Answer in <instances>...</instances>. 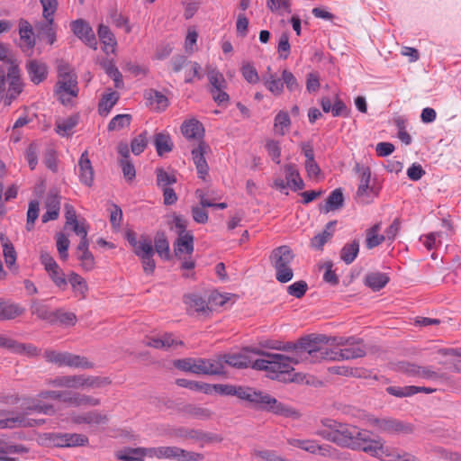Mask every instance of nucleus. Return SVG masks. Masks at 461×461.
I'll return each mask as SVG.
<instances>
[{
  "label": "nucleus",
  "instance_id": "69168bd1",
  "mask_svg": "<svg viewBox=\"0 0 461 461\" xmlns=\"http://www.w3.org/2000/svg\"><path fill=\"white\" fill-rule=\"evenodd\" d=\"M330 422H335V420H330V419L322 420H321L322 428L318 429L314 432V434L321 437L322 438H324L328 441L333 442L334 434H333V429H331V428H333V426L330 427L329 426Z\"/></svg>",
  "mask_w": 461,
  "mask_h": 461
},
{
  "label": "nucleus",
  "instance_id": "f257e3e1",
  "mask_svg": "<svg viewBox=\"0 0 461 461\" xmlns=\"http://www.w3.org/2000/svg\"><path fill=\"white\" fill-rule=\"evenodd\" d=\"M243 350L264 357V358L253 361L251 365L253 369L268 372V376L271 379L284 382H293L295 380L291 374L294 371L293 365H294L292 356L273 354L256 348H245Z\"/></svg>",
  "mask_w": 461,
  "mask_h": 461
},
{
  "label": "nucleus",
  "instance_id": "9b49d317",
  "mask_svg": "<svg viewBox=\"0 0 461 461\" xmlns=\"http://www.w3.org/2000/svg\"><path fill=\"white\" fill-rule=\"evenodd\" d=\"M71 421L77 425L87 424L90 427H97L99 425L107 424L109 416L93 410L83 413L73 414L71 416Z\"/></svg>",
  "mask_w": 461,
  "mask_h": 461
},
{
  "label": "nucleus",
  "instance_id": "f03ea898",
  "mask_svg": "<svg viewBox=\"0 0 461 461\" xmlns=\"http://www.w3.org/2000/svg\"><path fill=\"white\" fill-rule=\"evenodd\" d=\"M241 400L247 402L256 410L269 411L276 415L292 417L296 414L294 409L278 402L269 393L253 387L244 386Z\"/></svg>",
  "mask_w": 461,
  "mask_h": 461
},
{
  "label": "nucleus",
  "instance_id": "774afa93",
  "mask_svg": "<svg viewBox=\"0 0 461 461\" xmlns=\"http://www.w3.org/2000/svg\"><path fill=\"white\" fill-rule=\"evenodd\" d=\"M69 240L64 233L57 234V249L62 260H66L68 257V249L69 247Z\"/></svg>",
  "mask_w": 461,
  "mask_h": 461
},
{
  "label": "nucleus",
  "instance_id": "473e14b6",
  "mask_svg": "<svg viewBox=\"0 0 461 461\" xmlns=\"http://www.w3.org/2000/svg\"><path fill=\"white\" fill-rule=\"evenodd\" d=\"M389 280L390 278L386 274L375 272L366 276L365 284L373 291H379L388 284Z\"/></svg>",
  "mask_w": 461,
  "mask_h": 461
},
{
  "label": "nucleus",
  "instance_id": "dca6fc26",
  "mask_svg": "<svg viewBox=\"0 0 461 461\" xmlns=\"http://www.w3.org/2000/svg\"><path fill=\"white\" fill-rule=\"evenodd\" d=\"M208 150H210L209 145L203 140L192 150L193 161L196 167L198 176L202 179L205 178L209 171V167L204 157Z\"/></svg>",
  "mask_w": 461,
  "mask_h": 461
},
{
  "label": "nucleus",
  "instance_id": "f3484780",
  "mask_svg": "<svg viewBox=\"0 0 461 461\" xmlns=\"http://www.w3.org/2000/svg\"><path fill=\"white\" fill-rule=\"evenodd\" d=\"M163 458L177 461H199L203 459V455L186 451L177 447H163Z\"/></svg>",
  "mask_w": 461,
  "mask_h": 461
},
{
  "label": "nucleus",
  "instance_id": "412c9836",
  "mask_svg": "<svg viewBox=\"0 0 461 461\" xmlns=\"http://www.w3.org/2000/svg\"><path fill=\"white\" fill-rule=\"evenodd\" d=\"M46 212L41 217L42 222L56 220L59 217L60 209V196L57 192L50 191L45 202Z\"/></svg>",
  "mask_w": 461,
  "mask_h": 461
},
{
  "label": "nucleus",
  "instance_id": "de8ad7c7",
  "mask_svg": "<svg viewBox=\"0 0 461 461\" xmlns=\"http://www.w3.org/2000/svg\"><path fill=\"white\" fill-rule=\"evenodd\" d=\"M97 33L100 41L104 44L105 47H111L112 49L114 48L117 43L116 39L108 26L100 24Z\"/></svg>",
  "mask_w": 461,
  "mask_h": 461
},
{
  "label": "nucleus",
  "instance_id": "7ed1b4c3",
  "mask_svg": "<svg viewBox=\"0 0 461 461\" xmlns=\"http://www.w3.org/2000/svg\"><path fill=\"white\" fill-rule=\"evenodd\" d=\"M326 336L308 335L299 339V354L292 356L294 364L302 362H317L329 359L330 349L322 343H327Z\"/></svg>",
  "mask_w": 461,
  "mask_h": 461
},
{
  "label": "nucleus",
  "instance_id": "423d86ee",
  "mask_svg": "<svg viewBox=\"0 0 461 461\" xmlns=\"http://www.w3.org/2000/svg\"><path fill=\"white\" fill-rule=\"evenodd\" d=\"M44 357L48 362L53 363L59 366H69L83 369H91L95 366L94 363L88 361L86 357L69 352L46 350L44 352Z\"/></svg>",
  "mask_w": 461,
  "mask_h": 461
},
{
  "label": "nucleus",
  "instance_id": "58836bf2",
  "mask_svg": "<svg viewBox=\"0 0 461 461\" xmlns=\"http://www.w3.org/2000/svg\"><path fill=\"white\" fill-rule=\"evenodd\" d=\"M31 312L33 315H36L37 318L46 321L51 324L53 312H51L49 306L41 303L38 300H33L31 305Z\"/></svg>",
  "mask_w": 461,
  "mask_h": 461
},
{
  "label": "nucleus",
  "instance_id": "338daca9",
  "mask_svg": "<svg viewBox=\"0 0 461 461\" xmlns=\"http://www.w3.org/2000/svg\"><path fill=\"white\" fill-rule=\"evenodd\" d=\"M308 290V285L305 281L303 280H300V281H297L292 285H290L289 286H287V293L295 297V298H302L305 293L307 292Z\"/></svg>",
  "mask_w": 461,
  "mask_h": 461
},
{
  "label": "nucleus",
  "instance_id": "b1692460",
  "mask_svg": "<svg viewBox=\"0 0 461 461\" xmlns=\"http://www.w3.org/2000/svg\"><path fill=\"white\" fill-rule=\"evenodd\" d=\"M23 412L27 414L29 411H36L39 413H44L48 415H52L55 413V409L50 404L42 403L41 400L36 398H29L23 401L22 404Z\"/></svg>",
  "mask_w": 461,
  "mask_h": 461
},
{
  "label": "nucleus",
  "instance_id": "7c9ffc66",
  "mask_svg": "<svg viewBox=\"0 0 461 461\" xmlns=\"http://www.w3.org/2000/svg\"><path fill=\"white\" fill-rule=\"evenodd\" d=\"M224 364H227L235 368H247L251 366L252 361L251 359L246 356L245 354H225L221 356Z\"/></svg>",
  "mask_w": 461,
  "mask_h": 461
},
{
  "label": "nucleus",
  "instance_id": "680f3d73",
  "mask_svg": "<svg viewBox=\"0 0 461 461\" xmlns=\"http://www.w3.org/2000/svg\"><path fill=\"white\" fill-rule=\"evenodd\" d=\"M42 438L50 446L57 447H67L65 433H44Z\"/></svg>",
  "mask_w": 461,
  "mask_h": 461
},
{
  "label": "nucleus",
  "instance_id": "39448f33",
  "mask_svg": "<svg viewBox=\"0 0 461 461\" xmlns=\"http://www.w3.org/2000/svg\"><path fill=\"white\" fill-rule=\"evenodd\" d=\"M294 253L286 245L274 249L269 256L271 265L276 270V278L280 283H287L292 280L294 272L290 264L294 259Z\"/></svg>",
  "mask_w": 461,
  "mask_h": 461
},
{
  "label": "nucleus",
  "instance_id": "e2e57ef3",
  "mask_svg": "<svg viewBox=\"0 0 461 461\" xmlns=\"http://www.w3.org/2000/svg\"><path fill=\"white\" fill-rule=\"evenodd\" d=\"M416 390L417 389L415 388L414 385H408V386H403V387L389 386L386 388V392L389 394L393 395L395 397H399V398L411 396V395L415 394Z\"/></svg>",
  "mask_w": 461,
  "mask_h": 461
},
{
  "label": "nucleus",
  "instance_id": "393cba45",
  "mask_svg": "<svg viewBox=\"0 0 461 461\" xmlns=\"http://www.w3.org/2000/svg\"><path fill=\"white\" fill-rule=\"evenodd\" d=\"M180 412L185 416L202 420H210L213 415V412L210 409L192 403L184 405L180 409Z\"/></svg>",
  "mask_w": 461,
  "mask_h": 461
},
{
  "label": "nucleus",
  "instance_id": "0eeeda50",
  "mask_svg": "<svg viewBox=\"0 0 461 461\" xmlns=\"http://www.w3.org/2000/svg\"><path fill=\"white\" fill-rule=\"evenodd\" d=\"M283 169L285 173L286 182L281 177H276L274 180L273 187L280 191L287 188L288 186L293 191H299L304 188V182L300 176L296 165L292 163L285 164L284 165Z\"/></svg>",
  "mask_w": 461,
  "mask_h": 461
},
{
  "label": "nucleus",
  "instance_id": "13d9d810",
  "mask_svg": "<svg viewBox=\"0 0 461 461\" xmlns=\"http://www.w3.org/2000/svg\"><path fill=\"white\" fill-rule=\"evenodd\" d=\"M148 145L147 131L136 136L131 142V150L134 155L141 154Z\"/></svg>",
  "mask_w": 461,
  "mask_h": 461
},
{
  "label": "nucleus",
  "instance_id": "3c124183",
  "mask_svg": "<svg viewBox=\"0 0 461 461\" xmlns=\"http://www.w3.org/2000/svg\"><path fill=\"white\" fill-rule=\"evenodd\" d=\"M131 122V114H118L114 116L108 124L109 131H119L128 127Z\"/></svg>",
  "mask_w": 461,
  "mask_h": 461
},
{
  "label": "nucleus",
  "instance_id": "0e129e2a",
  "mask_svg": "<svg viewBox=\"0 0 461 461\" xmlns=\"http://www.w3.org/2000/svg\"><path fill=\"white\" fill-rule=\"evenodd\" d=\"M100 404V400L98 398L92 397L86 394H81L78 393H75L74 399V406H98Z\"/></svg>",
  "mask_w": 461,
  "mask_h": 461
},
{
  "label": "nucleus",
  "instance_id": "6ab92c4d",
  "mask_svg": "<svg viewBox=\"0 0 461 461\" xmlns=\"http://www.w3.org/2000/svg\"><path fill=\"white\" fill-rule=\"evenodd\" d=\"M19 68L16 65H11L8 73L7 77L9 79V89H8V95L7 99L8 104H11V102L15 99L23 91V83L21 81L20 74H19Z\"/></svg>",
  "mask_w": 461,
  "mask_h": 461
},
{
  "label": "nucleus",
  "instance_id": "6e6d98bb",
  "mask_svg": "<svg viewBox=\"0 0 461 461\" xmlns=\"http://www.w3.org/2000/svg\"><path fill=\"white\" fill-rule=\"evenodd\" d=\"M241 74L244 79L249 84L259 82V76L255 67L249 62H244L241 67Z\"/></svg>",
  "mask_w": 461,
  "mask_h": 461
},
{
  "label": "nucleus",
  "instance_id": "2f4dec72",
  "mask_svg": "<svg viewBox=\"0 0 461 461\" xmlns=\"http://www.w3.org/2000/svg\"><path fill=\"white\" fill-rule=\"evenodd\" d=\"M0 241L3 247V254L5 264L7 267L12 268L16 261V251L14 247L9 238L4 233H1L0 235Z\"/></svg>",
  "mask_w": 461,
  "mask_h": 461
},
{
  "label": "nucleus",
  "instance_id": "4be33fe9",
  "mask_svg": "<svg viewBox=\"0 0 461 461\" xmlns=\"http://www.w3.org/2000/svg\"><path fill=\"white\" fill-rule=\"evenodd\" d=\"M19 34L22 41V43L20 44L21 49L24 52L30 50L32 54V49L35 46V39L33 37V28L28 21L23 19L20 21Z\"/></svg>",
  "mask_w": 461,
  "mask_h": 461
},
{
  "label": "nucleus",
  "instance_id": "ddd939ff",
  "mask_svg": "<svg viewBox=\"0 0 461 461\" xmlns=\"http://www.w3.org/2000/svg\"><path fill=\"white\" fill-rule=\"evenodd\" d=\"M73 33L82 40L86 45L95 49L96 39L92 27L83 19L73 21L70 24Z\"/></svg>",
  "mask_w": 461,
  "mask_h": 461
},
{
  "label": "nucleus",
  "instance_id": "20e7f679",
  "mask_svg": "<svg viewBox=\"0 0 461 461\" xmlns=\"http://www.w3.org/2000/svg\"><path fill=\"white\" fill-rule=\"evenodd\" d=\"M59 80L56 84L55 92L63 104L69 103L70 99L65 95L77 97L78 95L77 76L70 65L65 61H59L58 65Z\"/></svg>",
  "mask_w": 461,
  "mask_h": 461
},
{
  "label": "nucleus",
  "instance_id": "9d476101",
  "mask_svg": "<svg viewBox=\"0 0 461 461\" xmlns=\"http://www.w3.org/2000/svg\"><path fill=\"white\" fill-rule=\"evenodd\" d=\"M366 355V347L361 339L357 343L346 346L344 348L330 350V360L340 361L363 357Z\"/></svg>",
  "mask_w": 461,
  "mask_h": 461
},
{
  "label": "nucleus",
  "instance_id": "c756f323",
  "mask_svg": "<svg viewBox=\"0 0 461 461\" xmlns=\"http://www.w3.org/2000/svg\"><path fill=\"white\" fill-rule=\"evenodd\" d=\"M40 36L46 38L48 43L52 45L56 41V27L54 19H45L35 25Z\"/></svg>",
  "mask_w": 461,
  "mask_h": 461
},
{
  "label": "nucleus",
  "instance_id": "2eb2a0df",
  "mask_svg": "<svg viewBox=\"0 0 461 461\" xmlns=\"http://www.w3.org/2000/svg\"><path fill=\"white\" fill-rule=\"evenodd\" d=\"M44 422L45 420L42 419H30L25 416V413H18L14 417L0 420V429L38 427L42 425Z\"/></svg>",
  "mask_w": 461,
  "mask_h": 461
},
{
  "label": "nucleus",
  "instance_id": "a19ab883",
  "mask_svg": "<svg viewBox=\"0 0 461 461\" xmlns=\"http://www.w3.org/2000/svg\"><path fill=\"white\" fill-rule=\"evenodd\" d=\"M263 82L266 87L274 95H279L284 91L283 80L276 77V74L263 76Z\"/></svg>",
  "mask_w": 461,
  "mask_h": 461
},
{
  "label": "nucleus",
  "instance_id": "a18cd8bd",
  "mask_svg": "<svg viewBox=\"0 0 461 461\" xmlns=\"http://www.w3.org/2000/svg\"><path fill=\"white\" fill-rule=\"evenodd\" d=\"M81 387L101 388L111 384L112 381L109 377L104 376H85L81 375Z\"/></svg>",
  "mask_w": 461,
  "mask_h": 461
},
{
  "label": "nucleus",
  "instance_id": "bb28decb",
  "mask_svg": "<svg viewBox=\"0 0 461 461\" xmlns=\"http://www.w3.org/2000/svg\"><path fill=\"white\" fill-rule=\"evenodd\" d=\"M153 249L154 252L156 251L164 260L171 259L169 242L164 231L158 230L156 232Z\"/></svg>",
  "mask_w": 461,
  "mask_h": 461
},
{
  "label": "nucleus",
  "instance_id": "e433bc0d",
  "mask_svg": "<svg viewBox=\"0 0 461 461\" xmlns=\"http://www.w3.org/2000/svg\"><path fill=\"white\" fill-rule=\"evenodd\" d=\"M81 375L58 376L50 381V384L57 387L80 388Z\"/></svg>",
  "mask_w": 461,
  "mask_h": 461
},
{
  "label": "nucleus",
  "instance_id": "f8f14e48",
  "mask_svg": "<svg viewBox=\"0 0 461 461\" xmlns=\"http://www.w3.org/2000/svg\"><path fill=\"white\" fill-rule=\"evenodd\" d=\"M183 302L186 305L187 312L190 314L196 312L208 315L212 312L207 300L198 294L190 293L184 294Z\"/></svg>",
  "mask_w": 461,
  "mask_h": 461
},
{
  "label": "nucleus",
  "instance_id": "72a5a7b5",
  "mask_svg": "<svg viewBox=\"0 0 461 461\" xmlns=\"http://www.w3.org/2000/svg\"><path fill=\"white\" fill-rule=\"evenodd\" d=\"M359 252V241L354 240L350 243H346L340 250V258L347 264H351Z\"/></svg>",
  "mask_w": 461,
  "mask_h": 461
},
{
  "label": "nucleus",
  "instance_id": "c9c22d12",
  "mask_svg": "<svg viewBox=\"0 0 461 461\" xmlns=\"http://www.w3.org/2000/svg\"><path fill=\"white\" fill-rule=\"evenodd\" d=\"M68 281L71 285L72 289L76 294L80 295L82 299L86 298L88 291V285L85 278H83L78 274L72 272L68 276Z\"/></svg>",
  "mask_w": 461,
  "mask_h": 461
},
{
  "label": "nucleus",
  "instance_id": "a211bd4d",
  "mask_svg": "<svg viewBox=\"0 0 461 461\" xmlns=\"http://www.w3.org/2000/svg\"><path fill=\"white\" fill-rule=\"evenodd\" d=\"M78 176L83 185L89 187L93 185L95 172L87 150H85L79 158Z\"/></svg>",
  "mask_w": 461,
  "mask_h": 461
},
{
  "label": "nucleus",
  "instance_id": "8fccbe9b",
  "mask_svg": "<svg viewBox=\"0 0 461 461\" xmlns=\"http://www.w3.org/2000/svg\"><path fill=\"white\" fill-rule=\"evenodd\" d=\"M40 204L36 200H32L29 203V208L27 212V222L26 230L31 231L34 228L35 221L39 217Z\"/></svg>",
  "mask_w": 461,
  "mask_h": 461
},
{
  "label": "nucleus",
  "instance_id": "052dcab7",
  "mask_svg": "<svg viewBox=\"0 0 461 461\" xmlns=\"http://www.w3.org/2000/svg\"><path fill=\"white\" fill-rule=\"evenodd\" d=\"M291 124V120L286 112L280 111L275 117V129L280 135H285V128H288Z\"/></svg>",
  "mask_w": 461,
  "mask_h": 461
},
{
  "label": "nucleus",
  "instance_id": "6e6552de",
  "mask_svg": "<svg viewBox=\"0 0 461 461\" xmlns=\"http://www.w3.org/2000/svg\"><path fill=\"white\" fill-rule=\"evenodd\" d=\"M329 426H333V443L342 447L358 449L357 441H354V431H356V426L339 423L336 420L335 422H330Z\"/></svg>",
  "mask_w": 461,
  "mask_h": 461
},
{
  "label": "nucleus",
  "instance_id": "4c0bfd02",
  "mask_svg": "<svg viewBox=\"0 0 461 461\" xmlns=\"http://www.w3.org/2000/svg\"><path fill=\"white\" fill-rule=\"evenodd\" d=\"M154 145L158 156H163L164 153L169 152L173 149V143L171 141L170 136L163 132L155 134Z\"/></svg>",
  "mask_w": 461,
  "mask_h": 461
},
{
  "label": "nucleus",
  "instance_id": "79ce46f5",
  "mask_svg": "<svg viewBox=\"0 0 461 461\" xmlns=\"http://www.w3.org/2000/svg\"><path fill=\"white\" fill-rule=\"evenodd\" d=\"M213 390L215 393H217L221 395L236 396L241 400V395L243 393L244 386L217 384H214Z\"/></svg>",
  "mask_w": 461,
  "mask_h": 461
},
{
  "label": "nucleus",
  "instance_id": "603ef678",
  "mask_svg": "<svg viewBox=\"0 0 461 461\" xmlns=\"http://www.w3.org/2000/svg\"><path fill=\"white\" fill-rule=\"evenodd\" d=\"M77 116H69L62 122L56 123V131L62 136H68L69 131L77 124Z\"/></svg>",
  "mask_w": 461,
  "mask_h": 461
},
{
  "label": "nucleus",
  "instance_id": "864d4df0",
  "mask_svg": "<svg viewBox=\"0 0 461 461\" xmlns=\"http://www.w3.org/2000/svg\"><path fill=\"white\" fill-rule=\"evenodd\" d=\"M208 79L212 86L211 90H221L226 87V80L223 75L216 69L208 71Z\"/></svg>",
  "mask_w": 461,
  "mask_h": 461
},
{
  "label": "nucleus",
  "instance_id": "1a4fd4ad",
  "mask_svg": "<svg viewBox=\"0 0 461 461\" xmlns=\"http://www.w3.org/2000/svg\"><path fill=\"white\" fill-rule=\"evenodd\" d=\"M368 420L371 425L386 433L411 434L414 430L412 424L392 418L378 419L373 417Z\"/></svg>",
  "mask_w": 461,
  "mask_h": 461
},
{
  "label": "nucleus",
  "instance_id": "4d7b16f0",
  "mask_svg": "<svg viewBox=\"0 0 461 461\" xmlns=\"http://www.w3.org/2000/svg\"><path fill=\"white\" fill-rule=\"evenodd\" d=\"M118 459L123 461H142L143 447L126 448L122 453L118 455Z\"/></svg>",
  "mask_w": 461,
  "mask_h": 461
},
{
  "label": "nucleus",
  "instance_id": "5fc2aeb1",
  "mask_svg": "<svg viewBox=\"0 0 461 461\" xmlns=\"http://www.w3.org/2000/svg\"><path fill=\"white\" fill-rule=\"evenodd\" d=\"M65 437L67 447L86 446L89 442L88 438L84 434L66 432Z\"/></svg>",
  "mask_w": 461,
  "mask_h": 461
},
{
  "label": "nucleus",
  "instance_id": "49530a36",
  "mask_svg": "<svg viewBox=\"0 0 461 461\" xmlns=\"http://www.w3.org/2000/svg\"><path fill=\"white\" fill-rule=\"evenodd\" d=\"M134 253L141 258L142 256H147L149 254H154V249L152 246V241L147 236H140L139 240V243L133 248Z\"/></svg>",
  "mask_w": 461,
  "mask_h": 461
},
{
  "label": "nucleus",
  "instance_id": "aec40b11",
  "mask_svg": "<svg viewBox=\"0 0 461 461\" xmlns=\"http://www.w3.org/2000/svg\"><path fill=\"white\" fill-rule=\"evenodd\" d=\"M26 70L30 80L35 85L43 82L48 76L47 65L37 59L29 60L26 64Z\"/></svg>",
  "mask_w": 461,
  "mask_h": 461
},
{
  "label": "nucleus",
  "instance_id": "5701e85b",
  "mask_svg": "<svg viewBox=\"0 0 461 461\" xmlns=\"http://www.w3.org/2000/svg\"><path fill=\"white\" fill-rule=\"evenodd\" d=\"M180 435L190 439H194L195 441H200L203 443L209 442H221L222 438L217 434H213L211 432H206L201 429H181Z\"/></svg>",
  "mask_w": 461,
  "mask_h": 461
},
{
  "label": "nucleus",
  "instance_id": "09e8293b",
  "mask_svg": "<svg viewBox=\"0 0 461 461\" xmlns=\"http://www.w3.org/2000/svg\"><path fill=\"white\" fill-rule=\"evenodd\" d=\"M365 444V446L361 444V448L359 450L368 453L373 456H378L384 453V444L381 439L371 438L370 441H367V443Z\"/></svg>",
  "mask_w": 461,
  "mask_h": 461
},
{
  "label": "nucleus",
  "instance_id": "c85d7f7f",
  "mask_svg": "<svg viewBox=\"0 0 461 461\" xmlns=\"http://www.w3.org/2000/svg\"><path fill=\"white\" fill-rule=\"evenodd\" d=\"M25 312V309L16 303H9L0 299V320H13L21 316Z\"/></svg>",
  "mask_w": 461,
  "mask_h": 461
},
{
  "label": "nucleus",
  "instance_id": "f704fd0d",
  "mask_svg": "<svg viewBox=\"0 0 461 461\" xmlns=\"http://www.w3.org/2000/svg\"><path fill=\"white\" fill-rule=\"evenodd\" d=\"M344 203V196L341 189L338 188L333 190L326 200V204L321 209L324 212H329L330 211L339 210L343 206Z\"/></svg>",
  "mask_w": 461,
  "mask_h": 461
},
{
  "label": "nucleus",
  "instance_id": "4468645a",
  "mask_svg": "<svg viewBox=\"0 0 461 461\" xmlns=\"http://www.w3.org/2000/svg\"><path fill=\"white\" fill-rule=\"evenodd\" d=\"M355 170L359 174L360 184L357 191V195L359 198H363L367 191L369 190L375 196H377L379 194V189L375 187L374 185H370L371 181V170L368 167L360 165L359 163H356Z\"/></svg>",
  "mask_w": 461,
  "mask_h": 461
},
{
  "label": "nucleus",
  "instance_id": "37998d69",
  "mask_svg": "<svg viewBox=\"0 0 461 461\" xmlns=\"http://www.w3.org/2000/svg\"><path fill=\"white\" fill-rule=\"evenodd\" d=\"M119 94L117 92H111L104 95L99 102L98 110L101 115H107L110 110L117 103Z\"/></svg>",
  "mask_w": 461,
  "mask_h": 461
},
{
  "label": "nucleus",
  "instance_id": "cd10ccee",
  "mask_svg": "<svg viewBox=\"0 0 461 461\" xmlns=\"http://www.w3.org/2000/svg\"><path fill=\"white\" fill-rule=\"evenodd\" d=\"M174 254L176 258H181V254L185 251L191 255L194 252V235L185 234L179 236L174 242Z\"/></svg>",
  "mask_w": 461,
  "mask_h": 461
},
{
  "label": "nucleus",
  "instance_id": "a878e982",
  "mask_svg": "<svg viewBox=\"0 0 461 461\" xmlns=\"http://www.w3.org/2000/svg\"><path fill=\"white\" fill-rule=\"evenodd\" d=\"M181 131L188 140H200L204 134L203 124L195 119L184 122L181 126Z\"/></svg>",
  "mask_w": 461,
  "mask_h": 461
},
{
  "label": "nucleus",
  "instance_id": "c03bdc74",
  "mask_svg": "<svg viewBox=\"0 0 461 461\" xmlns=\"http://www.w3.org/2000/svg\"><path fill=\"white\" fill-rule=\"evenodd\" d=\"M105 73L113 80L115 88L123 87L122 75L113 61H106L103 64Z\"/></svg>",
  "mask_w": 461,
  "mask_h": 461
},
{
  "label": "nucleus",
  "instance_id": "bf43d9fd",
  "mask_svg": "<svg viewBox=\"0 0 461 461\" xmlns=\"http://www.w3.org/2000/svg\"><path fill=\"white\" fill-rule=\"evenodd\" d=\"M206 375H215L224 374V362L221 356L218 359H206Z\"/></svg>",
  "mask_w": 461,
  "mask_h": 461
},
{
  "label": "nucleus",
  "instance_id": "ea45409f",
  "mask_svg": "<svg viewBox=\"0 0 461 461\" xmlns=\"http://www.w3.org/2000/svg\"><path fill=\"white\" fill-rule=\"evenodd\" d=\"M57 322L65 326H74L77 322V316L73 312H65L62 309H58L53 312L51 324H55Z\"/></svg>",
  "mask_w": 461,
  "mask_h": 461
}]
</instances>
